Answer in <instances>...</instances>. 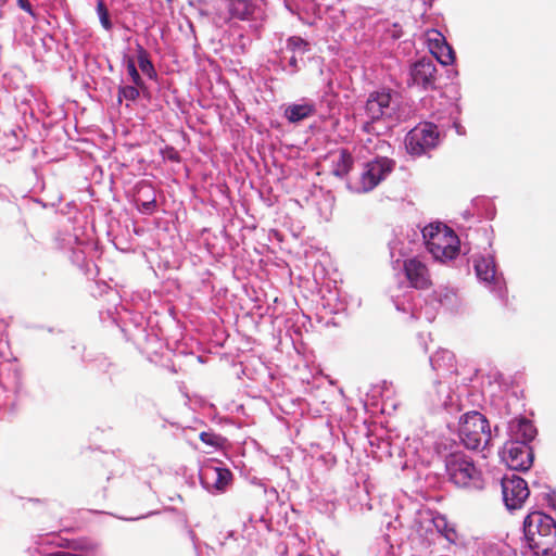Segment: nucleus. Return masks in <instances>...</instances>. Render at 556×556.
<instances>
[{
    "label": "nucleus",
    "instance_id": "1",
    "mask_svg": "<svg viewBox=\"0 0 556 556\" xmlns=\"http://www.w3.org/2000/svg\"><path fill=\"white\" fill-rule=\"evenodd\" d=\"M529 547L536 556H556V521L541 511L530 513L523 522Z\"/></svg>",
    "mask_w": 556,
    "mask_h": 556
},
{
    "label": "nucleus",
    "instance_id": "2",
    "mask_svg": "<svg viewBox=\"0 0 556 556\" xmlns=\"http://www.w3.org/2000/svg\"><path fill=\"white\" fill-rule=\"evenodd\" d=\"M421 232L426 249L435 261L446 262L458 255L459 238L447 225L441 222L431 223Z\"/></svg>",
    "mask_w": 556,
    "mask_h": 556
},
{
    "label": "nucleus",
    "instance_id": "3",
    "mask_svg": "<svg viewBox=\"0 0 556 556\" xmlns=\"http://www.w3.org/2000/svg\"><path fill=\"white\" fill-rule=\"evenodd\" d=\"M366 114L371 122L364 124V130L370 132L372 123L380 119L399 122L407 117L401 108V97L391 89H381L369 94L366 101Z\"/></svg>",
    "mask_w": 556,
    "mask_h": 556
},
{
    "label": "nucleus",
    "instance_id": "4",
    "mask_svg": "<svg viewBox=\"0 0 556 556\" xmlns=\"http://www.w3.org/2000/svg\"><path fill=\"white\" fill-rule=\"evenodd\" d=\"M459 438L468 450L484 448L491 441L490 422L479 412H468L460 417Z\"/></svg>",
    "mask_w": 556,
    "mask_h": 556
},
{
    "label": "nucleus",
    "instance_id": "5",
    "mask_svg": "<svg viewBox=\"0 0 556 556\" xmlns=\"http://www.w3.org/2000/svg\"><path fill=\"white\" fill-rule=\"evenodd\" d=\"M445 468L450 480L457 486H480L481 471L471 457L463 452H454L446 456Z\"/></svg>",
    "mask_w": 556,
    "mask_h": 556
},
{
    "label": "nucleus",
    "instance_id": "6",
    "mask_svg": "<svg viewBox=\"0 0 556 556\" xmlns=\"http://www.w3.org/2000/svg\"><path fill=\"white\" fill-rule=\"evenodd\" d=\"M439 136L437 125L421 123L406 135L405 148L409 154L419 156L438 146Z\"/></svg>",
    "mask_w": 556,
    "mask_h": 556
},
{
    "label": "nucleus",
    "instance_id": "7",
    "mask_svg": "<svg viewBox=\"0 0 556 556\" xmlns=\"http://www.w3.org/2000/svg\"><path fill=\"white\" fill-rule=\"evenodd\" d=\"M501 484L503 500L508 509L520 508L529 497L530 491L527 482L515 473L505 476Z\"/></svg>",
    "mask_w": 556,
    "mask_h": 556
},
{
    "label": "nucleus",
    "instance_id": "8",
    "mask_svg": "<svg viewBox=\"0 0 556 556\" xmlns=\"http://www.w3.org/2000/svg\"><path fill=\"white\" fill-rule=\"evenodd\" d=\"M503 459L511 470L527 471L533 463V451L529 444L508 441L504 446Z\"/></svg>",
    "mask_w": 556,
    "mask_h": 556
},
{
    "label": "nucleus",
    "instance_id": "9",
    "mask_svg": "<svg viewBox=\"0 0 556 556\" xmlns=\"http://www.w3.org/2000/svg\"><path fill=\"white\" fill-rule=\"evenodd\" d=\"M394 161L388 157H377L366 164L361 175L359 191L367 192L372 190L384 177L392 172Z\"/></svg>",
    "mask_w": 556,
    "mask_h": 556
},
{
    "label": "nucleus",
    "instance_id": "10",
    "mask_svg": "<svg viewBox=\"0 0 556 556\" xmlns=\"http://www.w3.org/2000/svg\"><path fill=\"white\" fill-rule=\"evenodd\" d=\"M403 271L409 287L417 290H428L432 287L430 270L418 257L414 256L404 260Z\"/></svg>",
    "mask_w": 556,
    "mask_h": 556
},
{
    "label": "nucleus",
    "instance_id": "11",
    "mask_svg": "<svg viewBox=\"0 0 556 556\" xmlns=\"http://www.w3.org/2000/svg\"><path fill=\"white\" fill-rule=\"evenodd\" d=\"M408 86L416 85L424 89H434L437 67L431 59H421L410 66Z\"/></svg>",
    "mask_w": 556,
    "mask_h": 556
},
{
    "label": "nucleus",
    "instance_id": "12",
    "mask_svg": "<svg viewBox=\"0 0 556 556\" xmlns=\"http://www.w3.org/2000/svg\"><path fill=\"white\" fill-rule=\"evenodd\" d=\"M428 48L431 54L442 64L451 65L455 61V52L447 43L445 37L437 29H430L426 34Z\"/></svg>",
    "mask_w": 556,
    "mask_h": 556
},
{
    "label": "nucleus",
    "instance_id": "13",
    "mask_svg": "<svg viewBox=\"0 0 556 556\" xmlns=\"http://www.w3.org/2000/svg\"><path fill=\"white\" fill-rule=\"evenodd\" d=\"M509 441H520L529 444L538 434L533 422L526 417H518L509 422Z\"/></svg>",
    "mask_w": 556,
    "mask_h": 556
},
{
    "label": "nucleus",
    "instance_id": "14",
    "mask_svg": "<svg viewBox=\"0 0 556 556\" xmlns=\"http://www.w3.org/2000/svg\"><path fill=\"white\" fill-rule=\"evenodd\" d=\"M200 477L202 482L207 485H210V480H213V486L222 491L230 483L232 473L227 468L207 466L202 470Z\"/></svg>",
    "mask_w": 556,
    "mask_h": 556
},
{
    "label": "nucleus",
    "instance_id": "15",
    "mask_svg": "<svg viewBox=\"0 0 556 556\" xmlns=\"http://www.w3.org/2000/svg\"><path fill=\"white\" fill-rule=\"evenodd\" d=\"M228 12L232 18L249 21L255 13V4L249 0H226Z\"/></svg>",
    "mask_w": 556,
    "mask_h": 556
},
{
    "label": "nucleus",
    "instance_id": "16",
    "mask_svg": "<svg viewBox=\"0 0 556 556\" xmlns=\"http://www.w3.org/2000/svg\"><path fill=\"white\" fill-rule=\"evenodd\" d=\"M316 109L314 103L305 102L289 105L285 111V115L290 123H298L314 115Z\"/></svg>",
    "mask_w": 556,
    "mask_h": 556
},
{
    "label": "nucleus",
    "instance_id": "17",
    "mask_svg": "<svg viewBox=\"0 0 556 556\" xmlns=\"http://www.w3.org/2000/svg\"><path fill=\"white\" fill-rule=\"evenodd\" d=\"M353 156L346 149H340L337 152V159L332 161V174L336 177L343 178L353 167Z\"/></svg>",
    "mask_w": 556,
    "mask_h": 556
},
{
    "label": "nucleus",
    "instance_id": "18",
    "mask_svg": "<svg viewBox=\"0 0 556 556\" xmlns=\"http://www.w3.org/2000/svg\"><path fill=\"white\" fill-rule=\"evenodd\" d=\"M71 549L78 554L94 556L98 544L86 538L72 539Z\"/></svg>",
    "mask_w": 556,
    "mask_h": 556
},
{
    "label": "nucleus",
    "instance_id": "19",
    "mask_svg": "<svg viewBox=\"0 0 556 556\" xmlns=\"http://www.w3.org/2000/svg\"><path fill=\"white\" fill-rule=\"evenodd\" d=\"M138 65L143 74H146L149 78L154 79L157 76V73L149 58V53L147 50L138 46Z\"/></svg>",
    "mask_w": 556,
    "mask_h": 556
},
{
    "label": "nucleus",
    "instance_id": "20",
    "mask_svg": "<svg viewBox=\"0 0 556 556\" xmlns=\"http://www.w3.org/2000/svg\"><path fill=\"white\" fill-rule=\"evenodd\" d=\"M475 268L477 276L483 281L490 282L495 277L494 265L484 258L476 261Z\"/></svg>",
    "mask_w": 556,
    "mask_h": 556
},
{
    "label": "nucleus",
    "instance_id": "21",
    "mask_svg": "<svg viewBox=\"0 0 556 556\" xmlns=\"http://www.w3.org/2000/svg\"><path fill=\"white\" fill-rule=\"evenodd\" d=\"M200 440L214 448H222L226 442V439L220 434L214 433L212 431H203L200 433Z\"/></svg>",
    "mask_w": 556,
    "mask_h": 556
},
{
    "label": "nucleus",
    "instance_id": "22",
    "mask_svg": "<svg viewBox=\"0 0 556 556\" xmlns=\"http://www.w3.org/2000/svg\"><path fill=\"white\" fill-rule=\"evenodd\" d=\"M139 87L136 85L119 87L117 101L121 103L123 98L129 101H135L139 98Z\"/></svg>",
    "mask_w": 556,
    "mask_h": 556
},
{
    "label": "nucleus",
    "instance_id": "23",
    "mask_svg": "<svg viewBox=\"0 0 556 556\" xmlns=\"http://www.w3.org/2000/svg\"><path fill=\"white\" fill-rule=\"evenodd\" d=\"M97 12H98V15H99V18H100V22H101L102 26L106 30H110L112 28V23H111V20H110L109 10H108V8H106V5H105L103 0H98Z\"/></svg>",
    "mask_w": 556,
    "mask_h": 556
},
{
    "label": "nucleus",
    "instance_id": "24",
    "mask_svg": "<svg viewBox=\"0 0 556 556\" xmlns=\"http://www.w3.org/2000/svg\"><path fill=\"white\" fill-rule=\"evenodd\" d=\"M126 66H127V72H128L134 85H136L137 87H139L141 89L144 88V83L137 71L135 61L132 59H128Z\"/></svg>",
    "mask_w": 556,
    "mask_h": 556
},
{
    "label": "nucleus",
    "instance_id": "25",
    "mask_svg": "<svg viewBox=\"0 0 556 556\" xmlns=\"http://www.w3.org/2000/svg\"><path fill=\"white\" fill-rule=\"evenodd\" d=\"M308 43L299 36H292L288 39V48L292 51H307Z\"/></svg>",
    "mask_w": 556,
    "mask_h": 556
},
{
    "label": "nucleus",
    "instance_id": "26",
    "mask_svg": "<svg viewBox=\"0 0 556 556\" xmlns=\"http://www.w3.org/2000/svg\"><path fill=\"white\" fill-rule=\"evenodd\" d=\"M136 202L140 206L141 211L144 213H151L156 205V200L154 195L144 201H141L140 198H138L136 199Z\"/></svg>",
    "mask_w": 556,
    "mask_h": 556
},
{
    "label": "nucleus",
    "instance_id": "27",
    "mask_svg": "<svg viewBox=\"0 0 556 556\" xmlns=\"http://www.w3.org/2000/svg\"><path fill=\"white\" fill-rule=\"evenodd\" d=\"M18 7L29 13L33 17H35V12L33 11L31 4L29 0H17Z\"/></svg>",
    "mask_w": 556,
    "mask_h": 556
},
{
    "label": "nucleus",
    "instance_id": "28",
    "mask_svg": "<svg viewBox=\"0 0 556 556\" xmlns=\"http://www.w3.org/2000/svg\"><path fill=\"white\" fill-rule=\"evenodd\" d=\"M46 556H88V555L71 553V552H55V553L47 554Z\"/></svg>",
    "mask_w": 556,
    "mask_h": 556
},
{
    "label": "nucleus",
    "instance_id": "29",
    "mask_svg": "<svg viewBox=\"0 0 556 556\" xmlns=\"http://www.w3.org/2000/svg\"><path fill=\"white\" fill-rule=\"evenodd\" d=\"M71 540H72V539H61V540L56 543V546H58V547H62V548H68V549H71Z\"/></svg>",
    "mask_w": 556,
    "mask_h": 556
},
{
    "label": "nucleus",
    "instance_id": "30",
    "mask_svg": "<svg viewBox=\"0 0 556 556\" xmlns=\"http://www.w3.org/2000/svg\"><path fill=\"white\" fill-rule=\"evenodd\" d=\"M389 147L390 146L386 141L380 140V139L377 138V143H376L374 150H381V151H383L384 148H389Z\"/></svg>",
    "mask_w": 556,
    "mask_h": 556
},
{
    "label": "nucleus",
    "instance_id": "31",
    "mask_svg": "<svg viewBox=\"0 0 556 556\" xmlns=\"http://www.w3.org/2000/svg\"><path fill=\"white\" fill-rule=\"evenodd\" d=\"M290 65L293 66V67H296L298 66V61H296V58L295 56H292L289 61Z\"/></svg>",
    "mask_w": 556,
    "mask_h": 556
},
{
    "label": "nucleus",
    "instance_id": "32",
    "mask_svg": "<svg viewBox=\"0 0 556 556\" xmlns=\"http://www.w3.org/2000/svg\"><path fill=\"white\" fill-rule=\"evenodd\" d=\"M371 142H372V140H371V139H368V140H367V142H366V144H365L366 149L371 150V149H370V147H369V143H371Z\"/></svg>",
    "mask_w": 556,
    "mask_h": 556
}]
</instances>
